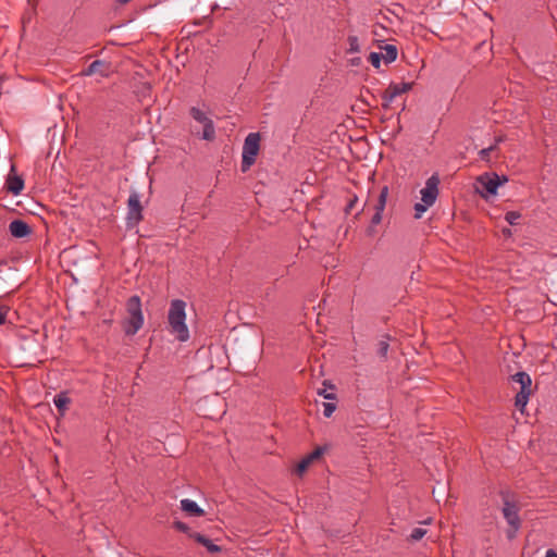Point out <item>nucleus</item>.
Listing matches in <instances>:
<instances>
[{"instance_id": "obj_1", "label": "nucleus", "mask_w": 557, "mask_h": 557, "mask_svg": "<svg viewBox=\"0 0 557 557\" xmlns=\"http://www.w3.org/2000/svg\"><path fill=\"white\" fill-rule=\"evenodd\" d=\"M186 307L187 304L184 300L173 299L168 311V330L181 343H186L190 338L186 324Z\"/></svg>"}, {"instance_id": "obj_2", "label": "nucleus", "mask_w": 557, "mask_h": 557, "mask_svg": "<svg viewBox=\"0 0 557 557\" xmlns=\"http://www.w3.org/2000/svg\"><path fill=\"white\" fill-rule=\"evenodd\" d=\"M509 384L511 389L516 392L515 406L518 410L523 412L529 398L534 391L532 379L527 372L519 371L509 376Z\"/></svg>"}, {"instance_id": "obj_3", "label": "nucleus", "mask_w": 557, "mask_h": 557, "mask_svg": "<svg viewBox=\"0 0 557 557\" xmlns=\"http://www.w3.org/2000/svg\"><path fill=\"white\" fill-rule=\"evenodd\" d=\"M127 319L124 324L126 335H135L144 325L141 302L138 296H132L126 304Z\"/></svg>"}, {"instance_id": "obj_4", "label": "nucleus", "mask_w": 557, "mask_h": 557, "mask_svg": "<svg viewBox=\"0 0 557 557\" xmlns=\"http://www.w3.org/2000/svg\"><path fill=\"white\" fill-rule=\"evenodd\" d=\"M505 182H507L505 176L500 178L496 173H485L476 178L474 188L476 193L487 199L491 196H495L498 187Z\"/></svg>"}, {"instance_id": "obj_5", "label": "nucleus", "mask_w": 557, "mask_h": 557, "mask_svg": "<svg viewBox=\"0 0 557 557\" xmlns=\"http://www.w3.org/2000/svg\"><path fill=\"white\" fill-rule=\"evenodd\" d=\"M260 148V135L259 133H250L245 139L243 146V160H242V171L246 172L250 169V166L255 163L256 157L259 152Z\"/></svg>"}, {"instance_id": "obj_6", "label": "nucleus", "mask_w": 557, "mask_h": 557, "mask_svg": "<svg viewBox=\"0 0 557 557\" xmlns=\"http://www.w3.org/2000/svg\"><path fill=\"white\" fill-rule=\"evenodd\" d=\"M191 117L202 124L203 131L201 138L208 141H212L215 138V127L213 121L207 115V113L197 107H191L189 110Z\"/></svg>"}, {"instance_id": "obj_7", "label": "nucleus", "mask_w": 557, "mask_h": 557, "mask_svg": "<svg viewBox=\"0 0 557 557\" xmlns=\"http://www.w3.org/2000/svg\"><path fill=\"white\" fill-rule=\"evenodd\" d=\"M503 515L508 524L511 527L510 530L507 531V537L509 540L513 539L516 536L517 531L520 528V518L518 515V507L516 504L510 503L509 500L505 499L504 507H503Z\"/></svg>"}, {"instance_id": "obj_8", "label": "nucleus", "mask_w": 557, "mask_h": 557, "mask_svg": "<svg viewBox=\"0 0 557 557\" xmlns=\"http://www.w3.org/2000/svg\"><path fill=\"white\" fill-rule=\"evenodd\" d=\"M143 207L140 203V196L138 193L133 191L127 200V225L128 226H135L137 225L141 219H143Z\"/></svg>"}, {"instance_id": "obj_9", "label": "nucleus", "mask_w": 557, "mask_h": 557, "mask_svg": "<svg viewBox=\"0 0 557 557\" xmlns=\"http://www.w3.org/2000/svg\"><path fill=\"white\" fill-rule=\"evenodd\" d=\"M438 184L440 178L436 174H433L425 182V186L420 190L421 201L428 206H433L438 196Z\"/></svg>"}, {"instance_id": "obj_10", "label": "nucleus", "mask_w": 557, "mask_h": 557, "mask_svg": "<svg viewBox=\"0 0 557 557\" xmlns=\"http://www.w3.org/2000/svg\"><path fill=\"white\" fill-rule=\"evenodd\" d=\"M412 88V83L391 84L383 94L385 106L391 103L396 97L409 91Z\"/></svg>"}, {"instance_id": "obj_11", "label": "nucleus", "mask_w": 557, "mask_h": 557, "mask_svg": "<svg viewBox=\"0 0 557 557\" xmlns=\"http://www.w3.org/2000/svg\"><path fill=\"white\" fill-rule=\"evenodd\" d=\"M387 196H388V187L384 186L380 191L377 202L375 203V207H374L375 213L373 214V216L371 219V223L373 225H377L382 221V213L386 206Z\"/></svg>"}, {"instance_id": "obj_12", "label": "nucleus", "mask_w": 557, "mask_h": 557, "mask_svg": "<svg viewBox=\"0 0 557 557\" xmlns=\"http://www.w3.org/2000/svg\"><path fill=\"white\" fill-rule=\"evenodd\" d=\"M9 232L15 238H24L32 233V228L23 220H13L9 224Z\"/></svg>"}, {"instance_id": "obj_13", "label": "nucleus", "mask_w": 557, "mask_h": 557, "mask_svg": "<svg viewBox=\"0 0 557 557\" xmlns=\"http://www.w3.org/2000/svg\"><path fill=\"white\" fill-rule=\"evenodd\" d=\"M109 65L103 60H96L89 64V66L82 72L83 76H91L94 74H100L102 77L109 76Z\"/></svg>"}, {"instance_id": "obj_14", "label": "nucleus", "mask_w": 557, "mask_h": 557, "mask_svg": "<svg viewBox=\"0 0 557 557\" xmlns=\"http://www.w3.org/2000/svg\"><path fill=\"white\" fill-rule=\"evenodd\" d=\"M181 509L193 517H201L205 515L203 509H201L195 500L189 498L181 500Z\"/></svg>"}, {"instance_id": "obj_15", "label": "nucleus", "mask_w": 557, "mask_h": 557, "mask_svg": "<svg viewBox=\"0 0 557 557\" xmlns=\"http://www.w3.org/2000/svg\"><path fill=\"white\" fill-rule=\"evenodd\" d=\"M189 537L203 545L210 553L221 552V547L219 545L214 544L210 539L200 533H189Z\"/></svg>"}, {"instance_id": "obj_16", "label": "nucleus", "mask_w": 557, "mask_h": 557, "mask_svg": "<svg viewBox=\"0 0 557 557\" xmlns=\"http://www.w3.org/2000/svg\"><path fill=\"white\" fill-rule=\"evenodd\" d=\"M7 189L13 195H18L24 188V181L20 176H9L7 180Z\"/></svg>"}, {"instance_id": "obj_17", "label": "nucleus", "mask_w": 557, "mask_h": 557, "mask_svg": "<svg viewBox=\"0 0 557 557\" xmlns=\"http://www.w3.org/2000/svg\"><path fill=\"white\" fill-rule=\"evenodd\" d=\"M383 52L381 53L385 63H392L397 59V47L394 45H385L382 47Z\"/></svg>"}, {"instance_id": "obj_18", "label": "nucleus", "mask_w": 557, "mask_h": 557, "mask_svg": "<svg viewBox=\"0 0 557 557\" xmlns=\"http://www.w3.org/2000/svg\"><path fill=\"white\" fill-rule=\"evenodd\" d=\"M53 403L58 408L59 412L63 414L70 404V398L64 394H58L54 396Z\"/></svg>"}, {"instance_id": "obj_19", "label": "nucleus", "mask_w": 557, "mask_h": 557, "mask_svg": "<svg viewBox=\"0 0 557 557\" xmlns=\"http://www.w3.org/2000/svg\"><path fill=\"white\" fill-rule=\"evenodd\" d=\"M502 139L498 138L495 143V145H492L487 148H483L479 151V156L481 158V160H484V161H490V156L491 153L496 149V146L497 144Z\"/></svg>"}, {"instance_id": "obj_20", "label": "nucleus", "mask_w": 557, "mask_h": 557, "mask_svg": "<svg viewBox=\"0 0 557 557\" xmlns=\"http://www.w3.org/2000/svg\"><path fill=\"white\" fill-rule=\"evenodd\" d=\"M388 348H389L388 338L386 337L384 339H381L377 344V354L381 357L386 358Z\"/></svg>"}, {"instance_id": "obj_21", "label": "nucleus", "mask_w": 557, "mask_h": 557, "mask_svg": "<svg viewBox=\"0 0 557 557\" xmlns=\"http://www.w3.org/2000/svg\"><path fill=\"white\" fill-rule=\"evenodd\" d=\"M521 218V214L518 211H509L505 214V220L510 225L518 224L519 219Z\"/></svg>"}, {"instance_id": "obj_22", "label": "nucleus", "mask_w": 557, "mask_h": 557, "mask_svg": "<svg viewBox=\"0 0 557 557\" xmlns=\"http://www.w3.org/2000/svg\"><path fill=\"white\" fill-rule=\"evenodd\" d=\"M431 206L425 205L424 202H417L414 205V218L420 219L422 218L423 213L430 208Z\"/></svg>"}, {"instance_id": "obj_23", "label": "nucleus", "mask_w": 557, "mask_h": 557, "mask_svg": "<svg viewBox=\"0 0 557 557\" xmlns=\"http://www.w3.org/2000/svg\"><path fill=\"white\" fill-rule=\"evenodd\" d=\"M382 55L379 52H371L369 55V62L374 66L375 69H379L381 65Z\"/></svg>"}, {"instance_id": "obj_24", "label": "nucleus", "mask_w": 557, "mask_h": 557, "mask_svg": "<svg viewBox=\"0 0 557 557\" xmlns=\"http://www.w3.org/2000/svg\"><path fill=\"white\" fill-rule=\"evenodd\" d=\"M426 534V530L423 528H414L410 533L412 541H419Z\"/></svg>"}, {"instance_id": "obj_25", "label": "nucleus", "mask_w": 557, "mask_h": 557, "mask_svg": "<svg viewBox=\"0 0 557 557\" xmlns=\"http://www.w3.org/2000/svg\"><path fill=\"white\" fill-rule=\"evenodd\" d=\"M322 407H323V414L326 418H330L336 409V405L334 403H323Z\"/></svg>"}, {"instance_id": "obj_26", "label": "nucleus", "mask_w": 557, "mask_h": 557, "mask_svg": "<svg viewBox=\"0 0 557 557\" xmlns=\"http://www.w3.org/2000/svg\"><path fill=\"white\" fill-rule=\"evenodd\" d=\"M173 525H174V528H175L176 530H178V531H181V532H183V533H186L188 536H189V533H194V532L190 530V528H189L186 523H184V522H182V521H175V522L173 523Z\"/></svg>"}, {"instance_id": "obj_27", "label": "nucleus", "mask_w": 557, "mask_h": 557, "mask_svg": "<svg viewBox=\"0 0 557 557\" xmlns=\"http://www.w3.org/2000/svg\"><path fill=\"white\" fill-rule=\"evenodd\" d=\"M310 461L307 459V458H304L298 465H297V468H296V472L301 475L307 469L308 467L310 466Z\"/></svg>"}, {"instance_id": "obj_28", "label": "nucleus", "mask_w": 557, "mask_h": 557, "mask_svg": "<svg viewBox=\"0 0 557 557\" xmlns=\"http://www.w3.org/2000/svg\"><path fill=\"white\" fill-rule=\"evenodd\" d=\"M348 42H349V50L352 51V52H357L359 51V41H358V38L356 36H350L348 38Z\"/></svg>"}, {"instance_id": "obj_29", "label": "nucleus", "mask_w": 557, "mask_h": 557, "mask_svg": "<svg viewBox=\"0 0 557 557\" xmlns=\"http://www.w3.org/2000/svg\"><path fill=\"white\" fill-rule=\"evenodd\" d=\"M10 309L5 305H0V325L4 324Z\"/></svg>"}, {"instance_id": "obj_30", "label": "nucleus", "mask_w": 557, "mask_h": 557, "mask_svg": "<svg viewBox=\"0 0 557 557\" xmlns=\"http://www.w3.org/2000/svg\"><path fill=\"white\" fill-rule=\"evenodd\" d=\"M323 451H324V450H323V448L318 447V448H315V449H314L310 455H308L306 458H307L310 462H312L313 460H315V459L320 458V457L322 456Z\"/></svg>"}, {"instance_id": "obj_31", "label": "nucleus", "mask_w": 557, "mask_h": 557, "mask_svg": "<svg viewBox=\"0 0 557 557\" xmlns=\"http://www.w3.org/2000/svg\"><path fill=\"white\" fill-rule=\"evenodd\" d=\"M319 394L322 395L325 399H334L335 398L334 394H332V393L329 394L325 391L320 392Z\"/></svg>"}, {"instance_id": "obj_32", "label": "nucleus", "mask_w": 557, "mask_h": 557, "mask_svg": "<svg viewBox=\"0 0 557 557\" xmlns=\"http://www.w3.org/2000/svg\"><path fill=\"white\" fill-rule=\"evenodd\" d=\"M545 557H557V552L555 549L550 548L546 552Z\"/></svg>"}, {"instance_id": "obj_33", "label": "nucleus", "mask_w": 557, "mask_h": 557, "mask_svg": "<svg viewBox=\"0 0 557 557\" xmlns=\"http://www.w3.org/2000/svg\"><path fill=\"white\" fill-rule=\"evenodd\" d=\"M356 201H357V197H355L352 200L349 201V203L347 205L346 210L350 211L352 209V207H354Z\"/></svg>"}, {"instance_id": "obj_34", "label": "nucleus", "mask_w": 557, "mask_h": 557, "mask_svg": "<svg viewBox=\"0 0 557 557\" xmlns=\"http://www.w3.org/2000/svg\"><path fill=\"white\" fill-rule=\"evenodd\" d=\"M503 234H504L506 237H509V236H511V230H510V228H504V230H503Z\"/></svg>"}, {"instance_id": "obj_35", "label": "nucleus", "mask_w": 557, "mask_h": 557, "mask_svg": "<svg viewBox=\"0 0 557 557\" xmlns=\"http://www.w3.org/2000/svg\"><path fill=\"white\" fill-rule=\"evenodd\" d=\"M129 1H131V0H116V3H117L119 5H124V4L128 3Z\"/></svg>"}]
</instances>
